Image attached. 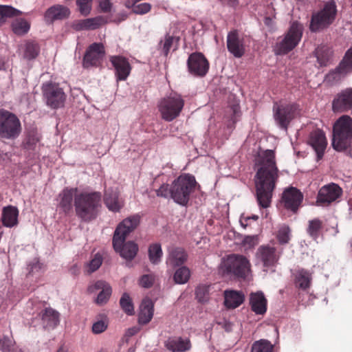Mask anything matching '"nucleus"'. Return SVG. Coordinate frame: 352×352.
<instances>
[{"label":"nucleus","mask_w":352,"mask_h":352,"mask_svg":"<svg viewBox=\"0 0 352 352\" xmlns=\"http://www.w3.org/2000/svg\"><path fill=\"white\" fill-rule=\"evenodd\" d=\"M280 257L274 247L268 245L260 246L256 253V260L261 262L265 268L274 267Z\"/></svg>","instance_id":"nucleus-16"},{"label":"nucleus","mask_w":352,"mask_h":352,"mask_svg":"<svg viewBox=\"0 0 352 352\" xmlns=\"http://www.w3.org/2000/svg\"><path fill=\"white\" fill-rule=\"evenodd\" d=\"M196 298L198 301L204 302L209 298V286L199 285L196 288Z\"/></svg>","instance_id":"nucleus-47"},{"label":"nucleus","mask_w":352,"mask_h":352,"mask_svg":"<svg viewBox=\"0 0 352 352\" xmlns=\"http://www.w3.org/2000/svg\"><path fill=\"white\" fill-rule=\"evenodd\" d=\"M42 92L47 105L50 108L56 109L64 106L66 94L58 84L52 82L44 83Z\"/></svg>","instance_id":"nucleus-12"},{"label":"nucleus","mask_w":352,"mask_h":352,"mask_svg":"<svg viewBox=\"0 0 352 352\" xmlns=\"http://www.w3.org/2000/svg\"><path fill=\"white\" fill-rule=\"evenodd\" d=\"M351 72H352V47L347 50L339 65L327 74V78L332 82H336Z\"/></svg>","instance_id":"nucleus-15"},{"label":"nucleus","mask_w":352,"mask_h":352,"mask_svg":"<svg viewBox=\"0 0 352 352\" xmlns=\"http://www.w3.org/2000/svg\"><path fill=\"white\" fill-rule=\"evenodd\" d=\"M155 278L151 274L143 275L140 280L139 284L142 287L148 288L151 287L154 283Z\"/></svg>","instance_id":"nucleus-52"},{"label":"nucleus","mask_w":352,"mask_h":352,"mask_svg":"<svg viewBox=\"0 0 352 352\" xmlns=\"http://www.w3.org/2000/svg\"><path fill=\"white\" fill-rule=\"evenodd\" d=\"M344 151H346V154L350 156L351 157H352V146H349L346 149H345Z\"/></svg>","instance_id":"nucleus-59"},{"label":"nucleus","mask_w":352,"mask_h":352,"mask_svg":"<svg viewBox=\"0 0 352 352\" xmlns=\"http://www.w3.org/2000/svg\"><path fill=\"white\" fill-rule=\"evenodd\" d=\"M303 196L297 188L291 187L286 189L283 194V201L287 209L296 212L300 206Z\"/></svg>","instance_id":"nucleus-22"},{"label":"nucleus","mask_w":352,"mask_h":352,"mask_svg":"<svg viewBox=\"0 0 352 352\" xmlns=\"http://www.w3.org/2000/svg\"><path fill=\"white\" fill-rule=\"evenodd\" d=\"M352 108V88H347L338 94L332 102L333 112H344Z\"/></svg>","instance_id":"nucleus-19"},{"label":"nucleus","mask_w":352,"mask_h":352,"mask_svg":"<svg viewBox=\"0 0 352 352\" xmlns=\"http://www.w3.org/2000/svg\"><path fill=\"white\" fill-rule=\"evenodd\" d=\"M243 243L245 245H248L250 248L254 247L258 243V236H247L243 239Z\"/></svg>","instance_id":"nucleus-54"},{"label":"nucleus","mask_w":352,"mask_h":352,"mask_svg":"<svg viewBox=\"0 0 352 352\" xmlns=\"http://www.w3.org/2000/svg\"><path fill=\"white\" fill-rule=\"evenodd\" d=\"M19 210L12 206H6L3 208L1 221L4 226L12 228L18 224Z\"/></svg>","instance_id":"nucleus-29"},{"label":"nucleus","mask_w":352,"mask_h":352,"mask_svg":"<svg viewBox=\"0 0 352 352\" xmlns=\"http://www.w3.org/2000/svg\"><path fill=\"white\" fill-rule=\"evenodd\" d=\"M136 2L133 0H126L125 6L129 8H133V12L138 14H144L151 10V6L149 3H142L135 6Z\"/></svg>","instance_id":"nucleus-39"},{"label":"nucleus","mask_w":352,"mask_h":352,"mask_svg":"<svg viewBox=\"0 0 352 352\" xmlns=\"http://www.w3.org/2000/svg\"><path fill=\"white\" fill-rule=\"evenodd\" d=\"M140 223V216L138 214L124 219L117 226L113 237V246L116 252L126 260H132L138 251V245L129 241L124 243L128 234L133 231Z\"/></svg>","instance_id":"nucleus-2"},{"label":"nucleus","mask_w":352,"mask_h":352,"mask_svg":"<svg viewBox=\"0 0 352 352\" xmlns=\"http://www.w3.org/2000/svg\"><path fill=\"white\" fill-rule=\"evenodd\" d=\"M188 255L182 248H172L168 250L166 264L172 267L183 265L187 260Z\"/></svg>","instance_id":"nucleus-27"},{"label":"nucleus","mask_w":352,"mask_h":352,"mask_svg":"<svg viewBox=\"0 0 352 352\" xmlns=\"http://www.w3.org/2000/svg\"><path fill=\"white\" fill-rule=\"evenodd\" d=\"M21 12L9 6H0V23L8 17L19 16Z\"/></svg>","instance_id":"nucleus-43"},{"label":"nucleus","mask_w":352,"mask_h":352,"mask_svg":"<svg viewBox=\"0 0 352 352\" xmlns=\"http://www.w3.org/2000/svg\"><path fill=\"white\" fill-rule=\"evenodd\" d=\"M108 326L106 320H101L94 323L92 326V331L94 333H100L104 331Z\"/></svg>","instance_id":"nucleus-53"},{"label":"nucleus","mask_w":352,"mask_h":352,"mask_svg":"<svg viewBox=\"0 0 352 352\" xmlns=\"http://www.w3.org/2000/svg\"><path fill=\"white\" fill-rule=\"evenodd\" d=\"M342 188L336 184H330L322 186L317 196V204L319 206H326L335 201L342 195Z\"/></svg>","instance_id":"nucleus-17"},{"label":"nucleus","mask_w":352,"mask_h":352,"mask_svg":"<svg viewBox=\"0 0 352 352\" xmlns=\"http://www.w3.org/2000/svg\"><path fill=\"white\" fill-rule=\"evenodd\" d=\"M258 219V217L257 215H252V216H245L244 214H242L240 218V223L241 225L245 228L248 226V221L250 219H253L254 221H256Z\"/></svg>","instance_id":"nucleus-56"},{"label":"nucleus","mask_w":352,"mask_h":352,"mask_svg":"<svg viewBox=\"0 0 352 352\" xmlns=\"http://www.w3.org/2000/svg\"><path fill=\"white\" fill-rule=\"evenodd\" d=\"M227 48L235 58H241L245 53L243 38L239 37L238 31H230L227 36Z\"/></svg>","instance_id":"nucleus-18"},{"label":"nucleus","mask_w":352,"mask_h":352,"mask_svg":"<svg viewBox=\"0 0 352 352\" xmlns=\"http://www.w3.org/2000/svg\"><path fill=\"white\" fill-rule=\"evenodd\" d=\"M148 256L150 261L156 264L159 263L162 256V250L161 245L159 243H154L149 246L148 248Z\"/></svg>","instance_id":"nucleus-40"},{"label":"nucleus","mask_w":352,"mask_h":352,"mask_svg":"<svg viewBox=\"0 0 352 352\" xmlns=\"http://www.w3.org/2000/svg\"><path fill=\"white\" fill-rule=\"evenodd\" d=\"M190 272L186 267H182L176 270L173 278L177 284H184L189 280Z\"/></svg>","instance_id":"nucleus-42"},{"label":"nucleus","mask_w":352,"mask_h":352,"mask_svg":"<svg viewBox=\"0 0 352 352\" xmlns=\"http://www.w3.org/2000/svg\"><path fill=\"white\" fill-rule=\"evenodd\" d=\"M228 5L231 7H236L239 5V1L238 0H228Z\"/></svg>","instance_id":"nucleus-58"},{"label":"nucleus","mask_w":352,"mask_h":352,"mask_svg":"<svg viewBox=\"0 0 352 352\" xmlns=\"http://www.w3.org/2000/svg\"><path fill=\"white\" fill-rule=\"evenodd\" d=\"M42 321L45 327L53 329L59 323V314L50 307L46 308L42 314Z\"/></svg>","instance_id":"nucleus-34"},{"label":"nucleus","mask_w":352,"mask_h":352,"mask_svg":"<svg viewBox=\"0 0 352 352\" xmlns=\"http://www.w3.org/2000/svg\"><path fill=\"white\" fill-rule=\"evenodd\" d=\"M337 13V7L333 0L324 3L322 8L312 14L310 30L311 32L320 31L329 27L335 20Z\"/></svg>","instance_id":"nucleus-10"},{"label":"nucleus","mask_w":352,"mask_h":352,"mask_svg":"<svg viewBox=\"0 0 352 352\" xmlns=\"http://www.w3.org/2000/svg\"><path fill=\"white\" fill-rule=\"evenodd\" d=\"M302 25L294 21L284 38L278 41L276 43L274 51L277 55H284L294 50L299 43L302 36Z\"/></svg>","instance_id":"nucleus-8"},{"label":"nucleus","mask_w":352,"mask_h":352,"mask_svg":"<svg viewBox=\"0 0 352 352\" xmlns=\"http://www.w3.org/2000/svg\"><path fill=\"white\" fill-rule=\"evenodd\" d=\"M190 74L197 76H204L209 69V63L203 54L195 52L191 54L187 61Z\"/></svg>","instance_id":"nucleus-14"},{"label":"nucleus","mask_w":352,"mask_h":352,"mask_svg":"<svg viewBox=\"0 0 352 352\" xmlns=\"http://www.w3.org/2000/svg\"><path fill=\"white\" fill-rule=\"evenodd\" d=\"M109 60L115 69L117 80H125L131 69L128 60L121 56H111Z\"/></svg>","instance_id":"nucleus-21"},{"label":"nucleus","mask_w":352,"mask_h":352,"mask_svg":"<svg viewBox=\"0 0 352 352\" xmlns=\"http://www.w3.org/2000/svg\"><path fill=\"white\" fill-rule=\"evenodd\" d=\"M308 142L315 150L318 160L322 159L327 145L324 133L319 129L312 131L310 133Z\"/></svg>","instance_id":"nucleus-23"},{"label":"nucleus","mask_w":352,"mask_h":352,"mask_svg":"<svg viewBox=\"0 0 352 352\" xmlns=\"http://www.w3.org/2000/svg\"><path fill=\"white\" fill-rule=\"evenodd\" d=\"M39 53V47L34 41H28L25 45L23 57L28 60L35 58Z\"/></svg>","instance_id":"nucleus-38"},{"label":"nucleus","mask_w":352,"mask_h":352,"mask_svg":"<svg viewBox=\"0 0 352 352\" xmlns=\"http://www.w3.org/2000/svg\"><path fill=\"white\" fill-rule=\"evenodd\" d=\"M164 346L171 352H188L192 343L188 338L170 337L164 342Z\"/></svg>","instance_id":"nucleus-24"},{"label":"nucleus","mask_w":352,"mask_h":352,"mask_svg":"<svg viewBox=\"0 0 352 352\" xmlns=\"http://www.w3.org/2000/svg\"><path fill=\"white\" fill-rule=\"evenodd\" d=\"M101 201L98 192H82L75 196L74 206L76 216L84 221L95 219Z\"/></svg>","instance_id":"nucleus-5"},{"label":"nucleus","mask_w":352,"mask_h":352,"mask_svg":"<svg viewBox=\"0 0 352 352\" xmlns=\"http://www.w3.org/2000/svg\"><path fill=\"white\" fill-rule=\"evenodd\" d=\"M70 10L66 6L55 5L47 10L45 13V19L47 22H53L56 20H62L69 17Z\"/></svg>","instance_id":"nucleus-26"},{"label":"nucleus","mask_w":352,"mask_h":352,"mask_svg":"<svg viewBox=\"0 0 352 352\" xmlns=\"http://www.w3.org/2000/svg\"><path fill=\"white\" fill-rule=\"evenodd\" d=\"M57 352H67L63 347L60 348Z\"/></svg>","instance_id":"nucleus-62"},{"label":"nucleus","mask_w":352,"mask_h":352,"mask_svg":"<svg viewBox=\"0 0 352 352\" xmlns=\"http://www.w3.org/2000/svg\"><path fill=\"white\" fill-rule=\"evenodd\" d=\"M105 47L102 43H94L86 50L82 66L84 68L97 67L102 65L105 56Z\"/></svg>","instance_id":"nucleus-13"},{"label":"nucleus","mask_w":352,"mask_h":352,"mask_svg":"<svg viewBox=\"0 0 352 352\" xmlns=\"http://www.w3.org/2000/svg\"><path fill=\"white\" fill-rule=\"evenodd\" d=\"M138 332V329L136 328V327H133V328H131V329H128L127 335L129 336H131L135 335Z\"/></svg>","instance_id":"nucleus-57"},{"label":"nucleus","mask_w":352,"mask_h":352,"mask_svg":"<svg viewBox=\"0 0 352 352\" xmlns=\"http://www.w3.org/2000/svg\"><path fill=\"white\" fill-rule=\"evenodd\" d=\"M99 4V7L103 12L111 11L112 4L110 0H96Z\"/></svg>","instance_id":"nucleus-55"},{"label":"nucleus","mask_w":352,"mask_h":352,"mask_svg":"<svg viewBox=\"0 0 352 352\" xmlns=\"http://www.w3.org/2000/svg\"><path fill=\"white\" fill-rule=\"evenodd\" d=\"M195 185L196 181L194 176L182 174L175 179L170 186L168 184H162L155 190V192L157 197L171 198L177 204L185 206L188 202Z\"/></svg>","instance_id":"nucleus-3"},{"label":"nucleus","mask_w":352,"mask_h":352,"mask_svg":"<svg viewBox=\"0 0 352 352\" xmlns=\"http://www.w3.org/2000/svg\"><path fill=\"white\" fill-rule=\"evenodd\" d=\"M184 103L183 97L177 93H172L162 98L158 104L162 118L167 122L173 121L179 116Z\"/></svg>","instance_id":"nucleus-7"},{"label":"nucleus","mask_w":352,"mask_h":352,"mask_svg":"<svg viewBox=\"0 0 352 352\" xmlns=\"http://www.w3.org/2000/svg\"><path fill=\"white\" fill-rule=\"evenodd\" d=\"M316 56L320 66H326L329 60V52L324 47H318L316 50Z\"/></svg>","instance_id":"nucleus-46"},{"label":"nucleus","mask_w":352,"mask_h":352,"mask_svg":"<svg viewBox=\"0 0 352 352\" xmlns=\"http://www.w3.org/2000/svg\"><path fill=\"white\" fill-rule=\"evenodd\" d=\"M274 118L278 126L287 129L290 122L300 114L299 106L296 103L276 102L273 105Z\"/></svg>","instance_id":"nucleus-11"},{"label":"nucleus","mask_w":352,"mask_h":352,"mask_svg":"<svg viewBox=\"0 0 352 352\" xmlns=\"http://www.w3.org/2000/svg\"><path fill=\"white\" fill-rule=\"evenodd\" d=\"M224 298L225 306L229 309H234L243 302L245 296L241 292L226 290L224 292Z\"/></svg>","instance_id":"nucleus-31"},{"label":"nucleus","mask_w":352,"mask_h":352,"mask_svg":"<svg viewBox=\"0 0 352 352\" xmlns=\"http://www.w3.org/2000/svg\"><path fill=\"white\" fill-rule=\"evenodd\" d=\"M99 290L100 291L96 298V302L98 305H103L107 302L111 294V287L108 283L102 280H98L88 287L89 293H94Z\"/></svg>","instance_id":"nucleus-25"},{"label":"nucleus","mask_w":352,"mask_h":352,"mask_svg":"<svg viewBox=\"0 0 352 352\" xmlns=\"http://www.w3.org/2000/svg\"><path fill=\"white\" fill-rule=\"evenodd\" d=\"M290 228L288 226L283 224L278 227L276 233V239L280 244H286L290 240Z\"/></svg>","instance_id":"nucleus-41"},{"label":"nucleus","mask_w":352,"mask_h":352,"mask_svg":"<svg viewBox=\"0 0 352 352\" xmlns=\"http://www.w3.org/2000/svg\"><path fill=\"white\" fill-rule=\"evenodd\" d=\"M102 263V258L99 254H96L88 265V271L92 273L97 270Z\"/></svg>","instance_id":"nucleus-50"},{"label":"nucleus","mask_w":352,"mask_h":352,"mask_svg":"<svg viewBox=\"0 0 352 352\" xmlns=\"http://www.w3.org/2000/svg\"><path fill=\"white\" fill-rule=\"evenodd\" d=\"M104 201L107 208L112 212H119L123 206V203L119 199L116 192L106 191Z\"/></svg>","instance_id":"nucleus-33"},{"label":"nucleus","mask_w":352,"mask_h":352,"mask_svg":"<svg viewBox=\"0 0 352 352\" xmlns=\"http://www.w3.org/2000/svg\"><path fill=\"white\" fill-rule=\"evenodd\" d=\"M238 109H239V106L238 105L234 106L233 107L234 113H236V112L238 111Z\"/></svg>","instance_id":"nucleus-60"},{"label":"nucleus","mask_w":352,"mask_h":352,"mask_svg":"<svg viewBox=\"0 0 352 352\" xmlns=\"http://www.w3.org/2000/svg\"><path fill=\"white\" fill-rule=\"evenodd\" d=\"M153 303L149 298L144 299L138 316V322L141 324L148 323L153 316Z\"/></svg>","instance_id":"nucleus-30"},{"label":"nucleus","mask_w":352,"mask_h":352,"mask_svg":"<svg viewBox=\"0 0 352 352\" xmlns=\"http://www.w3.org/2000/svg\"><path fill=\"white\" fill-rule=\"evenodd\" d=\"M120 304L123 311L128 315H133L134 307L129 296L124 293L120 300Z\"/></svg>","instance_id":"nucleus-45"},{"label":"nucleus","mask_w":352,"mask_h":352,"mask_svg":"<svg viewBox=\"0 0 352 352\" xmlns=\"http://www.w3.org/2000/svg\"><path fill=\"white\" fill-rule=\"evenodd\" d=\"M16 346L14 342L8 337H3L0 340V350L2 352H14Z\"/></svg>","instance_id":"nucleus-48"},{"label":"nucleus","mask_w":352,"mask_h":352,"mask_svg":"<svg viewBox=\"0 0 352 352\" xmlns=\"http://www.w3.org/2000/svg\"><path fill=\"white\" fill-rule=\"evenodd\" d=\"M104 23L102 16L89 18L78 21L74 24V29L80 31L83 30H96Z\"/></svg>","instance_id":"nucleus-32"},{"label":"nucleus","mask_w":352,"mask_h":352,"mask_svg":"<svg viewBox=\"0 0 352 352\" xmlns=\"http://www.w3.org/2000/svg\"><path fill=\"white\" fill-rule=\"evenodd\" d=\"M76 195H78L76 188H65L58 195V207L65 214H68L73 211V202L74 203Z\"/></svg>","instance_id":"nucleus-20"},{"label":"nucleus","mask_w":352,"mask_h":352,"mask_svg":"<svg viewBox=\"0 0 352 352\" xmlns=\"http://www.w3.org/2000/svg\"><path fill=\"white\" fill-rule=\"evenodd\" d=\"M12 30L17 35L26 34L30 28V23L24 19H16L12 23Z\"/></svg>","instance_id":"nucleus-37"},{"label":"nucleus","mask_w":352,"mask_h":352,"mask_svg":"<svg viewBox=\"0 0 352 352\" xmlns=\"http://www.w3.org/2000/svg\"><path fill=\"white\" fill-rule=\"evenodd\" d=\"M352 144V118L344 115L340 117L333 126V148L337 151H344Z\"/></svg>","instance_id":"nucleus-6"},{"label":"nucleus","mask_w":352,"mask_h":352,"mask_svg":"<svg viewBox=\"0 0 352 352\" xmlns=\"http://www.w3.org/2000/svg\"><path fill=\"white\" fill-rule=\"evenodd\" d=\"M250 304L252 310L256 314L263 315L267 311V300L261 292L250 294Z\"/></svg>","instance_id":"nucleus-28"},{"label":"nucleus","mask_w":352,"mask_h":352,"mask_svg":"<svg viewBox=\"0 0 352 352\" xmlns=\"http://www.w3.org/2000/svg\"><path fill=\"white\" fill-rule=\"evenodd\" d=\"M14 352H23L21 349H19L18 347H16Z\"/></svg>","instance_id":"nucleus-61"},{"label":"nucleus","mask_w":352,"mask_h":352,"mask_svg":"<svg viewBox=\"0 0 352 352\" xmlns=\"http://www.w3.org/2000/svg\"><path fill=\"white\" fill-rule=\"evenodd\" d=\"M99 352H107V351H104V350H101V351H100Z\"/></svg>","instance_id":"nucleus-64"},{"label":"nucleus","mask_w":352,"mask_h":352,"mask_svg":"<svg viewBox=\"0 0 352 352\" xmlns=\"http://www.w3.org/2000/svg\"><path fill=\"white\" fill-rule=\"evenodd\" d=\"M173 43V37L170 35H166L164 41L160 42L162 45V50L165 56H167L170 50V48Z\"/></svg>","instance_id":"nucleus-51"},{"label":"nucleus","mask_w":352,"mask_h":352,"mask_svg":"<svg viewBox=\"0 0 352 352\" xmlns=\"http://www.w3.org/2000/svg\"><path fill=\"white\" fill-rule=\"evenodd\" d=\"M219 270L223 275L245 279L252 272L249 259L243 254H230L221 259Z\"/></svg>","instance_id":"nucleus-4"},{"label":"nucleus","mask_w":352,"mask_h":352,"mask_svg":"<svg viewBox=\"0 0 352 352\" xmlns=\"http://www.w3.org/2000/svg\"><path fill=\"white\" fill-rule=\"evenodd\" d=\"M128 352H134V350L129 349Z\"/></svg>","instance_id":"nucleus-63"},{"label":"nucleus","mask_w":352,"mask_h":352,"mask_svg":"<svg viewBox=\"0 0 352 352\" xmlns=\"http://www.w3.org/2000/svg\"><path fill=\"white\" fill-rule=\"evenodd\" d=\"M323 228V223L319 219H314L309 221L307 232L308 234L314 239H316Z\"/></svg>","instance_id":"nucleus-36"},{"label":"nucleus","mask_w":352,"mask_h":352,"mask_svg":"<svg viewBox=\"0 0 352 352\" xmlns=\"http://www.w3.org/2000/svg\"><path fill=\"white\" fill-rule=\"evenodd\" d=\"M92 0H76L80 12L85 16L88 15L91 10Z\"/></svg>","instance_id":"nucleus-49"},{"label":"nucleus","mask_w":352,"mask_h":352,"mask_svg":"<svg viewBox=\"0 0 352 352\" xmlns=\"http://www.w3.org/2000/svg\"><path fill=\"white\" fill-rule=\"evenodd\" d=\"M294 276L296 287L302 289H306L309 287L311 278L309 272L305 270H299L295 272Z\"/></svg>","instance_id":"nucleus-35"},{"label":"nucleus","mask_w":352,"mask_h":352,"mask_svg":"<svg viewBox=\"0 0 352 352\" xmlns=\"http://www.w3.org/2000/svg\"><path fill=\"white\" fill-rule=\"evenodd\" d=\"M257 170L254 182L258 204L263 208H268L272 201L273 191L278 179L275 152L265 150L258 157L256 164Z\"/></svg>","instance_id":"nucleus-1"},{"label":"nucleus","mask_w":352,"mask_h":352,"mask_svg":"<svg viewBox=\"0 0 352 352\" xmlns=\"http://www.w3.org/2000/svg\"><path fill=\"white\" fill-rule=\"evenodd\" d=\"M22 131L19 118L14 113L1 109H0V138L14 140Z\"/></svg>","instance_id":"nucleus-9"},{"label":"nucleus","mask_w":352,"mask_h":352,"mask_svg":"<svg viewBox=\"0 0 352 352\" xmlns=\"http://www.w3.org/2000/svg\"><path fill=\"white\" fill-rule=\"evenodd\" d=\"M273 348V344L268 340H260L253 344L251 352H272Z\"/></svg>","instance_id":"nucleus-44"}]
</instances>
